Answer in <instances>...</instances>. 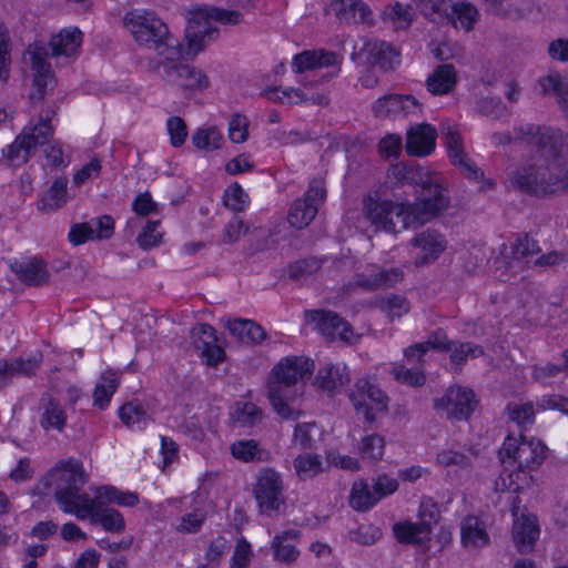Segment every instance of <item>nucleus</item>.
<instances>
[{
	"instance_id": "11",
	"label": "nucleus",
	"mask_w": 568,
	"mask_h": 568,
	"mask_svg": "<svg viewBox=\"0 0 568 568\" xmlns=\"http://www.w3.org/2000/svg\"><path fill=\"white\" fill-rule=\"evenodd\" d=\"M197 54H181L175 60L161 59L156 65L158 74L170 85L182 90H202L207 87L205 74L182 61L194 59Z\"/></svg>"
},
{
	"instance_id": "40",
	"label": "nucleus",
	"mask_w": 568,
	"mask_h": 568,
	"mask_svg": "<svg viewBox=\"0 0 568 568\" xmlns=\"http://www.w3.org/2000/svg\"><path fill=\"white\" fill-rule=\"evenodd\" d=\"M41 361L39 354L32 355L28 359H18L13 363L0 361V387L7 384V382L16 374L23 373L30 374L34 371Z\"/></svg>"
},
{
	"instance_id": "42",
	"label": "nucleus",
	"mask_w": 568,
	"mask_h": 568,
	"mask_svg": "<svg viewBox=\"0 0 568 568\" xmlns=\"http://www.w3.org/2000/svg\"><path fill=\"white\" fill-rule=\"evenodd\" d=\"M448 347L447 337L443 332L436 333L426 343L416 344L408 347L404 355L407 362H419L432 349H446Z\"/></svg>"
},
{
	"instance_id": "32",
	"label": "nucleus",
	"mask_w": 568,
	"mask_h": 568,
	"mask_svg": "<svg viewBox=\"0 0 568 568\" xmlns=\"http://www.w3.org/2000/svg\"><path fill=\"white\" fill-rule=\"evenodd\" d=\"M456 82L455 69L444 64L436 68L427 78L426 85L432 94H447L455 88Z\"/></svg>"
},
{
	"instance_id": "27",
	"label": "nucleus",
	"mask_w": 568,
	"mask_h": 568,
	"mask_svg": "<svg viewBox=\"0 0 568 568\" xmlns=\"http://www.w3.org/2000/svg\"><path fill=\"white\" fill-rule=\"evenodd\" d=\"M300 532L286 530L277 534L272 541V550L277 561L291 564L300 556L298 550Z\"/></svg>"
},
{
	"instance_id": "9",
	"label": "nucleus",
	"mask_w": 568,
	"mask_h": 568,
	"mask_svg": "<svg viewBox=\"0 0 568 568\" xmlns=\"http://www.w3.org/2000/svg\"><path fill=\"white\" fill-rule=\"evenodd\" d=\"M439 510L429 498L423 499L418 510V521L397 523L394 534L400 542L413 544L430 549L433 527L437 524Z\"/></svg>"
},
{
	"instance_id": "38",
	"label": "nucleus",
	"mask_w": 568,
	"mask_h": 568,
	"mask_svg": "<svg viewBox=\"0 0 568 568\" xmlns=\"http://www.w3.org/2000/svg\"><path fill=\"white\" fill-rule=\"evenodd\" d=\"M67 184L65 179H57L39 201V209L52 211L65 204L68 201Z\"/></svg>"
},
{
	"instance_id": "5",
	"label": "nucleus",
	"mask_w": 568,
	"mask_h": 568,
	"mask_svg": "<svg viewBox=\"0 0 568 568\" xmlns=\"http://www.w3.org/2000/svg\"><path fill=\"white\" fill-rule=\"evenodd\" d=\"M314 362L305 356H286L272 368L267 379V397L274 410L283 418H294L293 403L297 396L294 386L310 377Z\"/></svg>"
},
{
	"instance_id": "23",
	"label": "nucleus",
	"mask_w": 568,
	"mask_h": 568,
	"mask_svg": "<svg viewBox=\"0 0 568 568\" xmlns=\"http://www.w3.org/2000/svg\"><path fill=\"white\" fill-rule=\"evenodd\" d=\"M436 129L430 124H418L407 131L406 150L414 156H426L436 148Z\"/></svg>"
},
{
	"instance_id": "28",
	"label": "nucleus",
	"mask_w": 568,
	"mask_h": 568,
	"mask_svg": "<svg viewBox=\"0 0 568 568\" xmlns=\"http://www.w3.org/2000/svg\"><path fill=\"white\" fill-rule=\"evenodd\" d=\"M462 544L467 549H478L489 542L484 523L475 516L466 517L460 527Z\"/></svg>"
},
{
	"instance_id": "62",
	"label": "nucleus",
	"mask_w": 568,
	"mask_h": 568,
	"mask_svg": "<svg viewBox=\"0 0 568 568\" xmlns=\"http://www.w3.org/2000/svg\"><path fill=\"white\" fill-rule=\"evenodd\" d=\"M90 225L94 240L109 239L114 232V221L109 215L91 220Z\"/></svg>"
},
{
	"instance_id": "29",
	"label": "nucleus",
	"mask_w": 568,
	"mask_h": 568,
	"mask_svg": "<svg viewBox=\"0 0 568 568\" xmlns=\"http://www.w3.org/2000/svg\"><path fill=\"white\" fill-rule=\"evenodd\" d=\"M191 142L196 150L207 153L221 149L224 136L216 125L204 124L194 130Z\"/></svg>"
},
{
	"instance_id": "43",
	"label": "nucleus",
	"mask_w": 568,
	"mask_h": 568,
	"mask_svg": "<svg viewBox=\"0 0 568 568\" xmlns=\"http://www.w3.org/2000/svg\"><path fill=\"white\" fill-rule=\"evenodd\" d=\"M232 456L243 463L262 460L265 458V452L253 439H242L232 444Z\"/></svg>"
},
{
	"instance_id": "33",
	"label": "nucleus",
	"mask_w": 568,
	"mask_h": 568,
	"mask_svg": "<svg viewBox=\"0 0 568 568\" xmlns=\"http://www.w3.org/2000/svg\"><path fill=\"white\" fill-rule=\"evenodd\" d=\"M182 503L192 506L193 509L181 518L176 529L182 532L196 531L205 517L204 498L201 494H196L194 497L184 498Z\"/></svg>"
},
{
	"instance_id": "63",
	"label": "nucleus",
	"mask_w": 568,
	"mask_h": 568,
	"mask_svg": "<svg viewBox=\"0 0 568 568\" xmlns=\"http://www.w3.org/2000/svg\"><path fill=\"white\" fill-rule=\"evenodd\" d=\"M547 409L559 410L564 414H568V398L558 395L540 398L536 404V410L540 413Z\"/></svg>"
},
{
	"instance_id": "15",
	"label": "nucleus",
	"mask_w": 568,
	"mask_h": 568,
	"mask_svg": "<svg viewBox=\"0 0 568 568\" xmlns=\"http://www.w3.org/2000/svg\"><path fill=\"white\" fill-rule=\"evenodd\" d=\"M477 406L474 392L464 386H452L435 399V408L449 418L467 419Z\"/></svg>"
},
{
	"instance_id": "13",
	"label": "nucleus",
	"mask_w": 568,
	"mask_h": 568,
	"mask_svg": "<svg viewBox=\"0 0 568 568\" xmlns=\"http://www.w3.org/2000/svg\"><path fill=\"white\" fill-rule=\"evenodd\" d=\"M281 475L270 468L263 469L256 477L253 495L262 513L277 510L284 503Z\"/></svg>"
},
{
	"instance_id": "21",
	"label": "nucleus",
	"mask_w": 568,
	"mask_h": 568,
	"mask_svg": "<svg viewBox=\"0 0 568 568\" xmlns=\"http://www.w3.org/2000/svg\"><path fill=\"white\" fill-rule=\"evenodd\" d=\"M192 339L200 357L207 365L215 366L224 361V349L215 335V331L210 325H195L192 329Z\"/></svg>"
},
{
	"instance_id": "45",
	"label": "nucleus",
	"mask_w": 568,
	"mask_h": 568,
	"mask_svg": "<svg viewBox=\"0 0 568 568\" xmlns=\"http://www.w3.org/2000/svg\"><path fill=\"white\" fill-rule=\"evenodd\" d=\"M450 21L456 28L469 30L474 26L477 18V10L469 3L460 1L450 6Z\"/></svg>"
},
{
	"instance_id": "56",
	"label": "nucleus",
	"mask_w": 568,
	"mask_h": 568,
	"mask_svg": "<svg viewBox=\"0 0 568 568\" xmlns=\"http://www.w3.org/2000/svg\"><path fill=\"white\" fill-rule=\"evenodd\" d=\"M402 95L390 94L378 99L374 104V111L379 116L400 115Z\"/></svg>"
},
{
	"instance_id": "18",
	"label": "nucleus",
	"mask_w": 568,
	"mask_h": 568,
	"mask_svg": "<svg viewBox=\"0 0 568 568\" xmlns=\"http://www.w3.org/2000/svg\"><path fill=\"white\" fill-rule=\"evenodd\" d=\"M326 191L321 182L310 186L303 199L296 200L290 209L288 222L292 226H307L317 213L318 205L325 200Z\"/></svg>"
},
{
	"instance_id": "7",
	"label": "nucleus",
	"mask_w": 568,
	"mask_h": 568,
	"mask_svg": "<svg viewBox=\"0 0 568 568\" xmlns=\"http://www.w3.org/2000/svg\"><path fill=\"white\" fill-rule=\"evenodd\" d=\"M513 186L534 195H548L568 187V173L557 164L523 165L510 176Z\"/></svg>"
},
{
	"instance_id": "64",
	"label": "nucleus",
	"mask_w": 568,
	"mask_h": 568,
	"mask_svg": "<svg viewBox=\"0 0 568 568\" xmlns=\"http://www.w3.org/2000/svg\"><path fill=\"white\" fill-rule=\"evenodd\" d=\"M253 166L252 156L247 153H241L226 162L225 171L231 175H236L251 171Z\"/></svg>"
},
{
	"instance_id": "39",
	"label": "nucleus",
	"mask_w": 568,
	"mask_h": 568,
	"mask_svg": "<svg viewBox=\"0 0 568 568\" xmlns=\"http://www.w3.org/2000/svg\"><path fill=\"white\" fill-rule=\"evenodd\" d=\"M565 366L557 367L551 364L536 365L532 367V378L542 385H552L568 375V351L564 354Z\"/></svg>"
},
{
	"instance_id": "35",
	"label": "nucleus",
	"mask_w": 568,
	"mask_h": 568,
	"mask_svg": "<svg viewBox=\"0 0 568 568\" xmlns=\"http://www.w3.org/2000/svg\"><path fill=\"white\" fill-rule=\"evenodd\" d=\"M532 141L535 144L540 145L547 154H551L552 152L558 154L568 153V135L559 131L538 129V133L532 138Z\"/></svg>"
},
{
	"instance_id": "47",
	"label": "nucleus",
	"mask_w": 568,
	"mask_h": 568,
	"mask_svg": "<svg viewBox=\"0 0 568 568\" xmlns=\"http://www.w3.org/2000/svg\"><path fill=\"white\" fill-rule=\"evenodd\" d=\"M539 87L544 93H554L560 98L565 108L568 109V79L561 78L557 73H549L539 81Z\"/></svg>"
},
{
	"instance_id": "58",
	"label": "nucleus",
	"mask_w": 568,
	"mask_h": 568,
	"mask_svg": "<svg viewBox=\"0 0 568 568\" xmlns=\"http://www.w3.org/2000/svg\"><path fill=\"white\" fill-rule=\"evenodd\" d=\"M372 487L379 501L398 489V480L395 477L384 474L373 479Z\"/></svg>"
},
{
	"instance_id": "6",
	"label": "nucleus",
	"mask_w": 568,
	"mask_h": 568,
	"mask_svg": "<svg viewBox=\"0 0 568 568\" xmlns=\"http://www.w3.org/2000/svg\"><path fill=\"white\" fill-rule=\"evenodd\" d=\"M94 497L84 500L80 508L87 510V515L78 517L81 520H90L91 524H99L103 529L111 532H121L124 527L122 515L106 505H118L122 507H133L139 503L136 494L132 491L121 490L114 486L105 485L91 489Z\"/></svg>"
},
{
	"instance_id": "10",
	"label": "nucleus",
	"mask_w": 568,
	"mask_h": 568,
	"mask_svg": "<svg viewBox=\"0 0 568 568\" xmlns=\"http://www.w3.org/2000/svg\"><path fill=\"white\" fill-rule=\"evenodd\" d=\"M537 253L536 242L528 236H524L518 239L515 245H504L500 256L494 261V266L496 271H501L500 276H503L504 271L518 270L526 264L555 265L562 261L561 255L558 253H550L535 258Z\"/></svg>"
},
{
	"instance_id": "53",
	"label": "nucleus",
	"mask_w": 568,
	"mask_h": 568,
	"mask_svg": "<svg viewBox=\"0 0 568 568\" xmlns=\"http://www.w3.org/2000/svg\"><path fill=\"white\" fill-rule=\"evenodd\" d=\"M65 423V414L62 407L50 400L45 406L41 417V426L44 429H61Z\"/></svg>"
},
{
	"instance_id": "49",
	"label": "nucleus",
	"mask_w": 568,
	"mask_h": 568,
	"mask_svg": "<svg viewBox=\"0 0 568 568\" xmlns=\"http://www.w3.org/2000/svg\"><path fill=\"white\" fill-rule=\"evenodd\" d=\"M119 417L131 429H142L148 422L145 412L134 403L124 404L119 409Z\"/></svg>"
},
{
	"instance_id": "37",
	"label": "nucleus",
	"mask_w": 568,
	"mask_h": 568,
	"mask_svg": "<svg viewBox=\"0 0 568 568\" xmlns=\"http://www.w3.org/2000/svg\"><path fill=\"white\" fill-rule=\"evenodd\" d=\"M230 416L234 425L246 427L253 426L260 422L262 418V412L252 402L243 399L233 405Z\"/></svg>"
},
{
	"instance_id": "2",
	"label": "nucleus",
	"mask_w": 568,
	"mask_h": 568,
	"mask_svg": "<svg viewBox=\"0 0 568 568\" xmlns=\"http://www.w3.org/2000/svg\"><path fill=\"white\" fill-rule=\"evenodd\" d=\"M393 175L403 174L407 180L419 189H414L419 195L414 205L396 199L395 201H383L368 203L366 205L367 216L376 229L398 233L408 227L424 224L446 209L448 197L443 179L438 174H432L423 168H398L392 169Z\"/></svg>"
},
{
	"instance_id": "20",
	"label": "nucleus",
	"mask_w": 568,
	"mask_h": 568,
	"mask_svg": "<svg viewBox=\"0 0 568 568\" xmlns=\"http://www.w3.org/2000/svg\"><path fill=\"white\" fill-rule=\"evenodd\" d=\"M445 237L436 232L427 230L415 236L412 243V254L417 266L434 263L446 250Z\"/></svg>"
},
{
	"instance_id": "16",
	"label": "nucleus",
	"mask_w": 568,
	"mask_h": 568,
	"mask_svg": "<svg viewBox=\"0 0 568 568\" xmlns=\"http://www.w3.org/2000/svg\"><path fill=\"white\" fill-rule=\"evenodd\" d=\"M518 497L513 500V541L518 551L526 554L532 550L535 542L539 538L540 529L536 516L519 509L517 505Z\"/></svg>"
},
{
	"instance_id": "26",
	"label": "nucleus",
	"mask_w": 568,
	"mask_h": 568,
	"mask_svg": "<svg viewBox=\"0 0 568 568\" xmlns=\"http://www.w3.org/2000/svg\"><path fill=\"white\" fill-rule=\"evenodd\" d=\"M338 62L339 57L333 52L312 50L294 55L292 68L295 73H303L324 67L336 65Z\"/></svg>"
},
{
	"instance_id": "59",
	"label": "nucleus",
	"mask_w": 568,
	"mask_h": 568,
	"mask_svg": "<svg viewBox=\"0 0 568 568\" xmlns=\"http://www.w3.org/2000/svg\"><path fill=\"white\" fill-rule=\"evenodd\" d=\"M252 558L251 545L243 538L239 539L231 557L230 568H247Z\"/></svg>"
},
{
	"instance_id": "17",
	"label": "nucleus",
	"mask_w": 568,
	"mask_h": 568,
	"mask_svg": "<svg viewBox=\"0 0 568 568\" xmlns=\"http://www.w3.org/2000/svg\"><path fill=\"white\" fill-rule=\"evenodd\" d=\"M442 133L444 135L448 156L454 165H457L462 173L473 180H479L483 173L476 168L464 150L462 136L457 126L452 122L442 124Z\"/></svg>"
},
{
	"instance_id": "34",
	"label": "nucleus",
	"mask_w": 568,
	"mask_h": 568,
	"mask_svg": "<svg viewBox=\"0 0 568 568\" xmlns=\"http://www.w3.org/2000/svg\"><path fill=\"white\" fill-rule=\"evenodd\" d=\"M225 327L242 343H257L265 336L263 328L250 320H227Z\"/></svg>"
},
{
	"instance_id": "36",
	"label": "nucleus",
	"mask_w": 568,
	"mask_h": 568,
	"mask_svg": "<svg viewBox=\"0 0 568 568\" xmlns=\"http://www.w3.org/2000/svg\"><path fill=\"white\" fill-rule=\"evenodd\" d=\"M119 385V376L115 372H104L94 388L93 404L94 406L103 409L105 408Z\"/></svg>"
},
{
	"instance_id": "12",
	"label": "nucleus",
	"mask_w": 568,
	"mask_h": 568,
	"mask_svg": "<svg viewBox=\"0 0 568 568\" xmlns=\"http://www.w3.org/2000/svg\"><path fill=\"white\" fill-rule=\"evenodd\" d=\"M348 397L357 415L367 422H375L387 410V396L368 378H359L349 390Z\"/></svg>"
},
{
	"instance_id": "44",
	"label": "nucleus",
	"mask_w": 568,
	"mask_h": 568,
	"mask_svg": "<svg viewBox=\"0 0 568 568\" xmlns=\"http://www.w3.org/2000/svg\"><path fill=\"white\" fill-rule=\"evenodd\" d=\"M294 469L301 479H308L321 474L324 465L318 455L304 453L294 459Z\"/></svg>"
},
{
	"instance_id": "3",
	"label": "nucleus",
	"mask_w": 568,
	"mask_h": 568,
	"mask_svg": "<svg viewBox=\"0 0 568 568\" xmlns=\"http://www.w3.org/2000/svg\"><path fill=\"white\" fill-rule=\"evenodd\" d=\"M550 450L538 438L509 435L505 438L498 458L504 470L495 483L496 490L519 494L534 484L531 471L537 470Z\"/></svg>"
},
{
	"instance_id": "4",
	"label": "nucleus",
	"mask_w": 568,
	"mask_h": 568,
	"mask_svg": "<svg viewBox=\"0 0 568 568\" xmlns=\"http://www.w3.org/2000/svg\"><path fill=\"white\" fill-rule=\"evenodd\" d=\"M85 481L87 475L81 463L75 459L62 460L39 483L36 494H53L62 511L83 517L88 513L80 507L89 497L80 494V489Z\"/></svg>"
},
{
	"instance_id": "31",
	"label": "nucleus",
	"mask_w": 568,
	"mask_h": 568,
	"mask_svg": "<svg viewBox=\"0 0 568 568\" xmlns=\"http://www.w3.org/2000/svg\"><path fill=\"white\" fill-rule=\"evenodd\" d=\"M328 10L341 20L369 21V8L359 0H334Z\"/></svg>"
},
{
	"instance_id": "1",
	"label": "nucleus",
	"mask_w": 568,
	"mask_h": 568,
	"mask_svg": "<svg viewBox=\"0 0 568 568\" xmlns=\"http://www.w3.org/2000/svg\"><path fill=\"white\" fill-rule=\"evenodd\" d=\"M240 12L216 7H196L187 12L183 43L170 32L168 26L153 12L144 9L128 11L123 24L134 41L152 49L159 61L175 60L181 54H200L217 37V24H237Z\"/></svg>"
},
{
	"instance_id": "61",
	"label": "nucleus",
	"mask_w": 568,
	"mask_h": 568,
	"mask_svg": "<svg viewBox=\"0 0 568 568\" xmlns=\"http://www.w3.org/2000/svg\"><path fill=\"white\" fill-rule=\"evenodd\" d=\"M320 435L321 432L315 424H300L295 428L294 442L301 447H308Z\"/></svg>"
},
{
	"instance_id": "14",
	"label": "nucleus",
	"mask_w": 568,
	"mask_h": 568,
	"mask_svg": "<svg viewBox=\"0 0 568 568\" xmlns=\"http://www.w3.org/2000/svg\"><path fill=\"white\" fill-rule=\"evenodd\" d=\"M26 57H29L31 63V98L38 99L43 97L54 84L51 67L48 62L49 53L41 41H36L29 47Z\"/></svg>"
},
{
	"instance_id": "55",
	"label": "nucleus",
	"mask_w": 568,
	"mask_h": 568,
	"mask_svg": "<svg viewBox=\"0 0 568 568\" xmlns=\"http://www.w3.org/2000/svg\"><path fill=\"white\" fill-rule=\"evenodd\" d=\"M224 204L233 211H243L248 206V195L237 183L230 185L224 192Z\"/></svg>"
},
{
	"instance_id": "24",
	"label": "nucleus",
	"mask_w": 568,
	"mask_h": 568,
	"mask_svg": "<svg viewBox=\"0 0 568 568\" xmlns=\"http://www.w3.org/2000/svg\"><path fill=\"white\" fill-rule=\"evenodd\" d=\"M83 41L82 32L75 27L61 29L50 39L52 55L73 59L78 55Z\"/></svg>"
},
{
	"instance_id": "22",
	"label": "nucleus",
	"mask_w": 568,
	"mask_h": 568,
	"mask_svg": "<svg viewBox=\"0 0 568 568\" xmlns=\"http://www.w3.org/2000/svg\"><path fill=\"white\" fill-rule=\"evenodd\" d=\"M268 99L287 104H325L327 94L323 89L305 85L303 89L277 88L267 92Z\"/></svg>"
},
{
	"instance_id": "51",
	"label": "nucleus",
	"mask_w": 568,
	"mask_h": 568,
	"mask_svg": "<svg viewBox=\"0 0 568 568\" xmlns=\"http://www.w3.org/2000/svg\"><path fill=\"white\" fill-rule=\"evenodd\" d=\"M346 447L344 444L326 452V462L329 466H334L345 470H357L359 463L356 458L345 455Z\"/></svg>"
},
{
	"instance_id": "50",
	"label": "nucleus",
	"mask_w": 568,
	"mask_h": 568,
	"mask_svg": "<svg viewBox=\"0 0 568 568\" xmlns=\"http://www.w3.org/2000/svg\"><path fill=\"white\" fill-rule=\"evenodd\" d=\"M17 272L24 281L32 283H41L48 277L45 264L39 257L29 258Z\"/></svg>"
},
{
	"instance_id": "19",
	"label": "nucleus",
	"mask_w": 568,
	"mask_h": 568,
	"mask_svg": "<svg viewBox=\"0 0 568 568\" xmlns=\"http://www.w3.org/2000/svg\"><path fill=\"white\" fill-rule=\"evenodd\" d=\"M306 325L321 332L331 339L355 341V335L347 323L337 315L324 311H310L305 314Z\"/></svg>"
},
{
	"instance_id": "8",
	"label": "nucleus",
	"mask_w": 568,
	"mask_h": 568,
	"mask_svg": "<svg viewBox=\"0 0 568 568\" xmlns=\"http://www.w3.org/2000/svg\"><path fill=\"white\" fill-rule=\"evenodd\" d=\"M53 112L45 111L37 120H31L22 133L8 146L4 154L11 166L26 163L37 146H42L53 133Z\"/></svg>"
},
{
	"instance_id": "41",
	"label": "nucleus",
	"mask_w": 568,
	"mask_h": 568,
	"mask_svg": "<svg viewBox=\"0 0 568 568\" xmlns=\"http://www.w3.org/2000/svg\"><path fill=\"white\" fill-rule=\"evenodd\" d=\"M377 503L378 499L373 490V487L369 488L367 483L364 480H358L354 483L349 496V504L354 509L367 510Z\"/></svg>"
},
{
	"instance_id": "52",
	"label": "nucleus",
	"mask_w": 568,
	"mask_h": 568,
	"mask_svg": "<svg viewBox=\"0 0 568 568\" xmlns=\"http://www.w3.org/2000/svg\"><path fill=\"white\" fill-rule=\"evenodd\" d=\"M383 18L384 21L389 23L394 29H404L407 28L412 21V11L409 7L395 3L384 11Z\"/></svg>"
},
{
	"instance_id": "25",
	"label": "nucleus",
	"mask_w": 568,
	"mask_h": 568,
	"mask_svg": "<svg viewBox=\"0 0 568 568\" xmlns=\"http://www.w3.org/2000/svg\"><path fill=\"white\" fill-rule=\"evenodd\" d=\"M349 381L346 365L342 363L323 365L315 377V385L318 389L329 396L337 393Z\"/></svg>"
},
{
	"instance_id": "48",
	"label": "nucleus",
	"mask_w": 568,
	"mask_h": 568,
	"mask_svg": "<svg viewBox=\"0 0 568 568\" xmlns=\"http://www.w3.org/2000/svg\"><path fill=\"white\" fill-rule=\"evenodd\" d=\"M358 453L365 459L377 460L384 455L385 439L378 434H368L362 437Z\"/></svg>"
},
{
	"instance_id": "30",
	"label": "nucleus",
	"mask_w": 568,
	"mask_h": 568,
	"mask_svg": "<svg viewBox=\"0 0 568 568\" xmlns=\"http://www.w3.org/2000/svg\"><path fill=\"white\" fill-rule=\"evenodd\" d=\"M359 54L365 57L367 62L379 63L383 68H392L398 62L396 50L381 41L365 43Z\"/></svg>"
},
{
	"instance_id": "57",
	"label": "nucleus",
	"mask_w": 568,
	"mask_h": 568,
	"mask_svg": "<svg viewBox=\"0 0 568 568\" xmlns=\"http://www.w3.org/2000/svg\"><path fill=\"white\" fill-rule=\"evenodd\" d=\"M166 130L173 146L179 148L184 144L187 138V129L185 122L181 118H169L166 121Z\"/></svg>"
},
{
	"instance_id": "54",
	"label": "nucleus",
	"mask_w": 568,
	"mask_h": 568,
	"mask_svg": "<svg viewBox=\"0 0 568 568\" xmlns=\"http://www.w3.org/2000/svg\"><path fill=\"white\" fill-rule=\"evenodd\" d=\"M248 119L243 114H234L231 116L227 126V134L231 142L242 144L248 138Z\"/></svg>"
},
{
	"instance_id": "60",
	"label": "nucleus",
	"mask_w": 568,
	"mask_h": 568,
	"mask_svg": "<svg viewBox=\"0 0 568 568\" xmlns=\"http://www.w3.org/2000/svg\"><path fill=\"white\" fill-rule=\"evenodd\" d=\"M536 413L538 412L530 403L508 406L509 418L520 426L531 423Z\"/></svg>"
},
{
	"instance_id": "46",
	"label": "nucleus",
	"mask_w": 568,
	"mask_h": 568,
	"mask_svg": "<svg viewBox=\"0 0 568 568\" xmlns=\"http://www.w3.org/2000/svg\"><path fill=\"white\" fill-rule=\"evenodd\" d=\"M164 233L159 221H149L141 229L136 242L143 250L156 247L163 243Z\"/></svg>"
}]
</instances>
